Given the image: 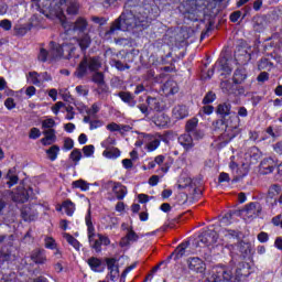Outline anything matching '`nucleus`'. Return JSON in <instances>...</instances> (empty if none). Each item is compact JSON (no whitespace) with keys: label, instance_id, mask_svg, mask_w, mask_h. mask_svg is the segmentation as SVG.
<instances>
[{"label":"nucleus","instance_id":"50","mask_svg":"<svg viewBox=\"0 0 282 282\" xmlns=\"http://www.w3.org/2000/svg\"><path fill=\"white\" fill-rule=\"evenodd\" d=\"M115 67L119 72H124V69H131V66L129 64H124L120 59L115 61Z\"/></svg>","mask_w":282,"mask_h":282},{"label":"nucleus","instance_id":"55","mask_svg":"<svg viewBox=\"0 0 282 282\" xmlns=\"http://www.w3.org/2000/svg\"><path fill=\"white\" fill-rule=\"evenodd\" d=\"M95 148L94 145H86L83 148V153L86 158H91L94 155Z\"/></svg>","mask_w":282,"mask_h":282},{"label":"nucleus","instance_id":"9","mask_svg":"<svg viewBox=\"0 0 282 282\" xmlns=\"http://www.w3.org/2000/svg\"><path fill=\"white\" fill-rule=\"evenodd\" d=\"M52 45V54L53 58H61V56H64L67 61L72 58L74 53L76 52V46H73L72 44H56L55 42H51Z\"/></svg>","mask_w":282,"mask_h":282},{"label":"nucleus","instance_id":"60","mask_svg":"<svg viewBox=\"0 0 282 282\" xmlns=\"http://www.w3.org/2000/svg\"><path fill=\"white\" fill-rule=\"evenodd\" d=\"M258 83H265V80H270V74L268 72H262L257 77Z\"/></svg>","mask_w":282,"mask_h":282},{"label":"nucleus","instance_id":"63","mask_svg":"<svg viewBox=\"0 0 282 282\" xmlns=\"http://www.w3.org/2000/svg\"><path fill=\"white\" fill-rule=\"evenodd\" d=\"M66 120H74V116H76V112L74 111V107L67 106L66 107Z\"/></svg>","mask_w":282,"mask_h":282},{"label":"nucleus","instance_id":"39","mask_svg":"<svg viewBox=\"0 0 282 282\" xmlns=\"http://www.w3.org/2000/svg\"><path fill=\"white\" fill-rule=\"evenodd\" d=\"M64 239H66L67 243H69V246H73V248H75V250H80V242L70 234H64L63 235Z\"/></svg>","mask_w":282,"mask_h":282},{"label":"nucleus","instance_id":"48","mask_svg":"<svg viewBox=\"0 0 282 282\" xmlns=\"http://www.w3.org/2000/svg\"><path fill=\"white\" fill-rule=\"evenodd\" d=\"M43 135H45L47 140H51V142H56V130L54 129L44 130Z\"/></svg>","mask_w":282,"mask_h":282},{"label":"nucleus","instance_id":"6","mask_svg":"<svg viewBox=\"0 0 282 282\" xmlns=\"http://www.w3.org/2000/svg\"><path fill=\"white\" fill-rule=\"evenodd\" d=\"M102 67V63L100 62V57H87L85 56L79 63L77 70L75 72V76L77 78H84L87 75V68L89 72H98Z\"/></svg>","mask_w":282,"mask_h":282},{"label":"nucleus","instance_id":"22","mask_svg":"<svg viewBox=\"0 0 282 282\" xmlns=\"http://www.w3.org/2000/svg\"><path fill=\"white\" fill-rule=\"evenodd\" d=\"M172 116L175 120H184V118H188V108L184 105L175 106Z\"/></svg>","mask_w":282,"mask_h":282},{"label":"nucleus","instance_id":"28","mask_svg":"<svg viewBox=\"0 0 282 282\" xmlns=\"http://www.w3.org/2000/svg\"><path fill=\"white\" fill-rule=\"evenodd\" d=\"M32 187H29L28 189H22L18 194L14 195V202H18L19 204H25L30 197H32Z\"/></svg>","mask_w":282,"mask_h":282},{"label":"nucleus","instance_id":"12","mask_svg":"<svg viewBox=\"0 0 282 282\" xmlns=\"http://www.w3.org/2000/svg\"><path fill=\"white\" fill-rule=\"evenodd\" d=\"M91 82L95 83V85H98L97 94H107L109 91V87L105 83V74L101 72H95L91 76Z\"/></svg>","mask_w":282,"mask_h":282},{"label":"nucleus","instance_id":"1","mask_svg":"<svg viewBox=\"0 0 282 282\" xmlns=\"http://www.w3.org/2000/svg\"><path fill=\"white\" fill-rule=\"evenodd\" d=\"M216 113L220 117V119L216 121V129L224 131L220 138L228 144L230 140L237 138L239 127L237 115L232 112V105L228 102L219 104L216 108Z\"/></svg>","mask_w":282,"mask_h":282},{"label":"nucleus","instance_id":"58","mask_svg":"<svg viewBox=\"0 0 282 282\" xmlns=\"http://www.w3.org/2000/svg\"><path fill=\"white\" fill-rule=\"evenodd\" d=\"M116 144V139L111 138V137H108L102 143H101V147L104 149H109V147Z\"/></svg>","mask_w":282,"mask_h":282},{"label":"nucleus","instance_id":"7","mask_svg":"<svg viewBox=\"0 0 282 282\" xmlns=\"http://www.w3.org/2000/svg\"><path fill=\"white\" fill-rule=\"evenodd\" d=\"M181 14L188 21H199V6H197V0H183L178 6Z\"/></svg>","mask_w":282,"mask_h":282},{"label":"nucleus","instance_id":"45","mask_svg":"<svg viewBox=\"0 0 282 282\" xmlns=\"http://www.w3.org/2000/svg\"><path fill=\"white\" fill-rule=\"evenodd\" d=\"M70 160L77 164V162H80L83 158V152L78 149H74L69 155Z\"/></svg>","mask_w":282,"mask_h":282},{"label":"nucleus","instance_id":"2","mask_svg":"<svg viewBox=\"0 0 282 282\" xmlns=\"http://www.w3.org/2000/svg\"><path fill=\"white\" fill-rule=\"evenodd\" d=\"M151 21H155V18L124 9L121 15L111 23L110 29L106 32V36H112V34L120 30L127 32L133 30V28H149Z\"/></svg>","mask_w":282,"mask_h":282},{"label":"nucleus","instance_id":"61","mask_svg":"<svg viewBox=\"0 0 282 282\" xmlns=\"http://www.w3.org/2000/svg\"><path fill=\"white\" fill-rule=\"evenodd\" d=\"M102 124H105V122H102V120H93L90 121V131H94V129H100V127H102Z\"/></svg>","mask_w":282,"mask_h":282},{"label":"nucleus","instance_id":"30","mask_svg":"<svg viewBox=\"0 0 282 282\" xmlns=\"http://www.w3.org/2000/svg\"><path fill=\"white\" fill-rule=\"evenodd\" d=\"M77 43L82 52H86L91 45V36H89V34H84L82 37L77 39Z\"/></svg>","mask_w":282,"mask_h":282},{"label":"nucleus","instance_id":"49","mask_svg":"<svg viewBox=\"0 0 282 282\" xmlns=\"http://www.w3.org/2000/svg\"><path fill=\"white\" fill-rule=\"evenodd\" d=\"M47 56H50V52H47V50L45 48H40V53L37 55V59L41 62V63H47Z\"/></svg>","mask_w":282,"mask_h":282},{"label":"nucleus","instance_id":"15","mask_svg":"<svg viewBox=\"0 0 282 282\" xmlns=\"http://www.w3.org/2000/svg\"><path fill=\"white\" fill-rule=\"evenodd\" d=\"M31 261L37 265H45L47 263V254L45 249L36 248L31 252Z\"/></svg>","mask_w":282,"mask_h":282},{"label":"nucleus","instance_id":"64","mask_svg":"<svg viewBox=\"0 0 282 282\" xmlns=\"http://www.w3.org/2000/svg\"><path fill=\"white\" fill-rule=\"evenodd\" d=\"M138 109L141 111V113H143L145 117L149 116L151 113V111L149 110V105L147 106V104H141L138 105Z\"/></svg>","mask_w":282,"mask_h":282},{"label":"nucleus","instance_id":"53","mask_svg":"<svg viewBox=\"0 0 282 282\" xmlns=\"http://www.w3.org/2000/svg\"><path fill=\"white\" fill-rule=\"evenodd\" d=\"M29 76L31 78L32 85H41V79H39V76H41L40 74L36 72H30Z\"/></svg>","mask_w":282,"mask_h":282},{"label":"nucleus","instance_id":"11","mask_svg":"<svg viewBox=\"0 0 282 282\" xmlns=\"http://www.w3.org/2000/svg\"><path fill=\"white\" fill-rule=\"evenodd\" d=\"M187 267L188 270L196 272V274H204L206 272V263L197 257L187 259Z\"/></svg>","mask_w":282,"mask_h":282},{"label":"nucleus","instance_id":"51","mask_svg":"<svg viewBox=\"0 0 282 282\" xmlns=\"http://www.w3.org/2000/svg\"><path fill=\"white\" fill-rule=\"evenodd\" d=\"M0 28L6 32H10V30H12V21L8 19L0 21Z\"/></svg>","mask_w":282,"mask_h":282},{"label":"nucleus","instance_id":"56","mask_svg":"<svg viewBox=\"0 0 282 282\" xmlns=\"http://www.w3.org/2000/svg\"><path fill=\"white\" fill-rule=\"evenodd\" d=\"M4 107L11 111V109H14L17 107V102H14V98L9 97L4 100Z\"/></svg>","mask_w":282,"mask_h":282},{"label":"nucleus","instance_id":"14","mask_svg":"<svg viewBox=\"0 0 282 282\" xmlns=\"http://www.w3.org/2000/svg\"><path fill=\"white\" fill-rule=\"evenodd\" d=\"M219 235L223 241H226L227 243L239 241V230L223 228L219 230Z\"/></svg>","mask_w":282,"mask_h":282},{"label":"nucleus","instance_id":"3","mask_svg":"<svg viewBox=\"0 0 282 282\" xmlns=\"http://www.w3.org/2000/svg\"><path fill=\"white\" fill-rule=\"evenodd\" d=\"M124 10L135 12L137 14H143L151 19H158L160 14L154 0H128L124 3Z\"/></svg>","mask_w":282,"mask_h":282},{"label":"nucleus","instance_id":"52","mask_svg":"<svg viewBox=\"0 0 282 282\" xmlns=\"http://www.w3.org/2000/svg\"><path fill=\"white\" fill-rule=\"evenodd\" d=\"M41 135V130L39 128H32L29 132L30 140H39Z\"/></svg>","mask_w":282,"mask_h":282},{"label":"nucleus","instance_id":"40","mask_svg":"<svg viewBox=\"0 0 282 282\" xmlns=\"http://www.w3.org/2000/svg\"><path fill=\"white\" fill-rule=\"evenodd\" d=\"M57 247L58 243L56 242V239L50 236H46L44 238V248H46L47 250H56Z\"/></svg>","mask_w":282,"mask_h":282},{"label":"nucleus","instance_id":"32","mask_svg":"<svg viewBox=\"0 0 282 282\" xmlns=\"http://www.w3.org/2000/svg\"><path fill=\"white\" fill-rule=\"evenodd\" d=\"M87 20H85L84 18H78L73 25V31L85 32V30H87Z\"/></svg>","mask_w":282,"mask_h":282},{"label":"nucleus","instance_id":"17","mask_svg":"<svg viewBox=\"0 0 282 282\" xmlns=\"http://www.w3.org/2000/svg\"><path fill=\"white\" fill-rule=\"evenodd\" d=\"M274 166H276L274 159L265 158L260 163V173L262 175H270V173L274 172Z\"/></svg>","mask_w":282,"mask_h":282},{"label":"nucleus","instance_id":"8","mask_svg":"<svg viewBox=\"0 0 282 282\" xmlns=\"http://www.w3.org/2000/svg\"><path fill=\"white\" fill-rule=\"evenodd\" d=\"M282 57L276 52L267 53L261 59L258 61V69L260 72H272L274 69V62L281 63Z\"/></svg>","mask_w":282,"mask_h":282},{"label":"nucleus","instance_id":"29","mask_svg":"<svg viewBox=\"0 0 282 282\" xmlns=\"http://www.w3.org/2000/svg\"><path fill=\"white\" fill-rule=\"evenodd\" d=\"M246 78H248V73L246 72V68H238L234 73L232 82L235 85H241L246 82Z\"/></svg>","mask_w":282,"mask_h":282},{"label":"nucleus","instance_id":"62","mask_svg":"<svg viewBox=\"0 0 282 282\" xmlns=\"http://www.w3.org/2000/svg\"><path fill=\"white\" fill-rule=\"evenodd\" d=\"M269 239H270V236L265 231H261L258 235V241H260V243H267V241H269Z\"/></svg>","mask_w":282,"mask_h":282},{"label":"nucleus","instance_id":"59","mask_svg":"<svg viewBox=\"0 0 282 282\" xmlns=\"http://www.w3.org/2000/svg\"><path fill=\"white\" fill-rule=\"evenodd\" d=\"M98 111H100V105L98 104H93L90 109L87 111L88 116H96V113H98Z\"/></svg>","mask_w":282,"mask_h":282},{"label":"nucleus","instance_id":"21","mask_svg":"<svg viewBox=\"0 0 282 282\" xmlns=\"http://www.w3.org/2000/svg\"><path fill=\"white\" fill-rule=\"evenodd\" d=\"M21 217L23 221H34L39 217V213L30 206H23L21 209Z\"/></svg>","mask_w":282,"mask_h":282},{"label":"nucleus","instance_id":"35","mask_svg":"<svg viewBox=\"0 0 282 282\" xmlns=\"http://www.w3.org/2000/svg\"><path fill=\"white\" fill-rule=\"evenodd\" d=\"M150 142L147 144V150L149 152L155 151L160 147V140L158 139V134L153 135H148Z\"/></svg>","mask_w":282,"mask_h":282},{"label":"nucleus","instance_id":"27","mask_svg":"<svg viewBox=\"0 0 282 282\" xmlns=\"http://www.w3.org/2000/svg\"><path fill=\"white\" fill-rule=\"evenodd\" d=\"M152 122H154L156 127L164 129V127H167L171 122V118H169L166 113H158L152 118Z\"/></svg>","mask_w":282,"mask_h":282},{"label":"nucleus","instance_id":"57","mask_svg":"<svg viewBox=\"0 0 282 282\" xmlns=\"http://www.w3.org/2000/svg\"><path fill=\"white\" fill-rule=\"evenodd\" d=\"M78 96H89V89H87L85 86L79 85L75 88Z\"/></svg>","mask_w":282,"mask_h":282},{"label":"nucleus","instance_id":"26","mask_svg":"<svg viewBox=\"0 0 282 282\" xmlns=\"http://www.w3.org/2000/svg\"><path fill=\"white\" fill-rule=\"evenodd\" d=\"M140 237L134 232L133 228H129L126 237L121 238L120 246L124 248L131 243V241H138Z\"/></svg>","mask_w":282,"mask_h":282},{"label":"nucleus","instance_id":"4","mask_svg":"<svg viewBox=\"0 0 282 282\" xmlns=\"http://www.w3.org/2000/svg\"><path fill=\"white\" fill-rule=\"evenodd\" d=\"M85 221L90 248L95 250V252H102V246H109L111 240L109 237L101 234L96 235V227H94V223L91 221V209H88Z\"/></svg>","mask_w":282,"mask_h":282},{"label":"nucleus","instance_id":"54","mask_svg":"<svg viewBox=\"0 0 282 282\" xmlns=\"http://www.w3.org/2000/svg\"><path fill=\"white\" fill-rule=\"evenodd\" d=\"M90 21H93V23H97V25H106L107 24V19L102 18V17L93 15L90 18Z\"/></svg>","mask_w":282,"mask_h":282},{"label":"nucleus","instance_id":"41","mask_svg":"<svg viewBox=\"0 0 282 282\" xmlns=\"http://www.w3.org/2000/svg\"><path fill=\"white\" fill-rule=\"evenodd\" d=\"M73 188H80V191H87L89 188V183L85 180H77L72 183Z\"/></svg>","mask_w":282,"mask_h":282},{"label":"nucleus","instance_id":"47","mask_svg":"<svg viewBox=\"0 0 282 282\" xmlns=\"http://www.w3.org/2000/svg\"><path fill=\"white\" fill-rule=\"evenodd\" d=\"M0 282H17V273L10 272L8 274H3Z\"/></svg>","mask_w":282,"mask_h":282},{"label":"nucleus","instance_id":"34","mask_svg":"<svg viewBox=\"0 0 282 282\" xmlns=\"http://www.w3.org/2000/svg\"><path fill=\"white\" fill-rule=\"evenodd\" d=\"M62 208H64L68 217H72V215H74V212L76 210V205L74 204V202L66 199L62 203Z\"/></svg>","mask_w":282,"mask_h":282},{"label":"nucleus","instance_id":"38","mask_svg":"<svg viewBox=\"0 0 282 282\" xmlns=\"http://www.w3.org/2000/svg\"><path fill=\"white\" fill-rule=\"evenodd\" d=\"M6 178L9 180L7 182L9 188H12V186H14L15 184H19V176H17L14 172H12V170L8 171Z\"/></svg>","mask_w":282,"mask_h":282},{"label":"nucleus","instance_id":"25","mask_svg":"<svg viewBox=\"0 0 282 282\" xmlns=\"http://www.w3.org/2000/svg\"><path fill=\"white\" fill-rule=\"evenodd\" d=\"M118 96L124 102L128 107H135L138 105V101L135 100V96L129 91H119Z\"/></svg>","mask_w":282,"mask_h":282},{"label":"nucleus","instance_id":"44","mask_svg":"<svg viewBox=\"0 0 282 282\" xmlns=\"http://www.w3.org/2000/svg\"><path fill=\"white\" fill-rule=\"evenodd\" d=\"M54 127H56V121H54V119L52 118H48L42 121V129H44V131L54 129Z\"/></svg>","mask_w":282,"mask_h":282},{"label":"nucleus","instance_id":"5","mask_svg":"<svg viewBox=\"0 0 282 282\" xmlns=\"http://www.w3.org/2000/svg\"><path fill=\"white\" fill-rule=\"evenodd\" d=\"M212 282H239V268L232 273V269L226 265H217L212 275Z\"/></svg>","mask_w":282,"mask_h":282},{"label":"nucleus","instance_id":"36","mask_svg":"<svg viewBox=\"0 0 282 282\" xmlns=\"http://www.w3.org/2000/svg\"><path fill=\"white\" fill-rule=\"evenodd\" d=\"M197 124H199V120L197 118H192L186 121L185 131L186 133H193L197 129Z\"/></svg>","mask_w":282,"mask_h":282},{"label":"nucleus","instance_id":"13","mask_svg":"<svg viewBox=\"0 0 282 282\" xmlns=\"http://www.w3.org/2000/svg\"><path fill=\"white\" fill-rule=\"evenodd\" d=\"M150 111H164L166 109V102H164V100H162V98H158V97H147L145 100Z\"/></svg>","mask_w":282,"mask_h":282},{"label":"nucleus","instance_id":"31","mask_svg":"<svg viewBox=\"0 0 282 282\" xmlns=\"http://www.w3.org/2000/svg\"><path fill=\"white\" fill-rule=\"evenodd\" d=\"M102 155L108 160H116V158H120V150L118 148H106Z\"/></svg>","mask_w":282,"mask_h":282},{"label":"nucleus","instance_id":"37","mask_svg":"<svg viewBox=\"0 0 282 282\" xmlns=\"http://www.w3.org/2000/svg\"><path fill=\"white\" fill-rule=\"evenodd\" d=\"M59 151L61 148L58 145H52L48 150H46L48 160H51V162H54L56 158H58Z\"/></svg>","mask_w":282,"mask_h":282},{"label":"nucleus","instance_id":"16","mask_svg":"<svg viewBox=\"0 0 282 282\" xmlns=\"http://www.w3.org/2000/svg\"><path fill=\"white\" fill-rule=\"evenodd\" d=\"M107 186L112 187V193L116 195L117 199H124L127 196V186L122 185L121 183L108 181Z\"/></svg>","mask_w":282,"mask_h":282},{"label":"nucleus","instance_id":"23","mask_svg":"<svg viewBox=\"0 0 282 282\" xmlns=\"http://www.w3.org/2000/svg\"><path fill=\"white\" fill-rule=\"evenodd\" d=\"M87 263L93 272H105V263H102L100 258L90 257L87 260Z\"/></svg>","mask_w":282,"mask_h":282},{"label":"nucleus","instance_id":"46","mask_svg":"<svg viewBox=\"0 0 282 282\" xmlns=\"http://www.w3.org/2000/svg\"><path fill=\"white\" fill-rule=\"evenodd\" d=\"M117 261H118V260H116V258H107V259H106V264H107V269L109 270V272H111L112 270H118V269H120V268L116 264Z\"/></svg>","mask_w":282,"mask_h":282},{"label":"nucleus","instance_id":"18","mask_svg":"<svg viewBox=\"0 0 282 282\" xmlns=\"http://www.w3.org/2000/svg\"><path fill=\"white\" fill-rule=\"evenodd\" d=\"M177 140L178 144H181L185 151H193L195 142L193 141V137L189 133L181 134Z\"/></svg>","mask_w":282,"mask_h":282},{"label":"nucleus","instance_id":"42","mask_svg":"<svg viewBox=\"0 0 282 282\" xmlns=\"http://www.w3.org/2000/svg\"><path fill=\"white\" fill-rule=\"evenodd\" d=\"M217 100V95L214 91H208L203 98V105H210Z\"/></svg>","mask_w":282,"mask_h":282},{"label":"nucleus","instance_id":"43","mask_svg":"<svg viewBox=\"0 0 282 282\" xmlns=\"http://www.w3.org/2000/svg\"><path fill=\"white\" fill-rule=\"evenodd\" d=\"M281 193V185H272L269 188L268 195L271 199H274V197H276V195H279Z\"/></svg>","mask_w":282,"mask_h":282},{"label":"nucleus","instance_id":"20","mask_svg":"<svg viewBox=\"0 0 282 282\" xmlns=\"http://www.w3.org/2000/svg\"><path fill=\"white\" fill-rule=\"evenodd\" d=\"M59 6H67V14H78L80 8L78 0H59Z\"/></svg>","mask_w":282,"mask_h":282},{"label":"nucleus","instance_id":"24","mask_svg":"<svg viewBox=\"0 0 282 282\" xmlns=\"http://www.w3.org/2000/svg\"><path fill=\"white\" fill-rule=\"evenodd\" d=\"M235 57L238 58L239 65H248L252 59V55L243 47L238 48V54H236Z\"/></svg>","mask_w":282,"mask_h":282},{"label":"nucleus","instance_id":"33","mask_svg":"<svg viewBox=\"0 0 282 282\" xmlns=\"http://www.w3.org/2000/svg\"><path fill=\"white\" fill-rule=\"evenodd\" d=\"M188 246H191V242H182L175 250V261H177L178 259H182V257H184L186 254V248H188Z\"/></svg>","mask_w":282,"mask_h":282},{"label":"nucleus","instance_id":"19","mask_svg":"<svg viewBox=\"0 0 282 282\" xmlns=\"http://www.w3.org/2000/svg\"><path fill=\"white\" fill-rule=\"evenodd\" d=\"M243 213H246V216L249 217V219L252 217H259V215H261V204L250 203L246 205Z\"/></svg>","mask_w":282,"mask_h":282},{"label":"nucleus","instance_id":"10","mask_svg":"<svg viewBox=\"0 0 282 282\" xmlns=\"http://www.w3.org/2000/svg\"><path fill=\"white\" fill-rule=\"evenodd\" d=\"M219 239V234L214 229H207L198 236L199 243L203 246H213Z\"/></svg>","mask_w":282,"mask_h":282}]
</instances>
